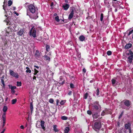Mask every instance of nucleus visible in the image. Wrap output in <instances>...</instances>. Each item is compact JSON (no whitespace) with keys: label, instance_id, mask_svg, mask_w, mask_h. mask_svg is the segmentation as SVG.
<instances>
[{"label":"nucleus","instance_id":"nucleus-53","mask_svg":"<svg viewBox=\"0 0 133 133\" xmlns=\"http://www.w3.org/2000/svg\"><path fill=\"white\" fill-rule=\"evenodd\" d=\"M33 79H34V80L35 79V80L36 81V77L35 76H34V77H33Z\"/></svg>","mask_w":133,"mask_h":133},{"label":"nucleus","instance_id":"nucleus-9","mask_svg":"<svg viewBox=\"0 0 133 133\" xmlns=\"http://www.w3.org/2000/svg\"><path fill=\"white\" fill-rule=\"evenodd\" d=\"M44 122L43 121H41V125L43 129L44 130L45 127L44 126Z\"/></svg>","mask_w":133,"mask_h":133},{"label":"nucleus","instance_id":"nucleus-15","mask_svg":"<svg viewBox=\"0 0 133 133\" xmlns=\"http://www.w3.org/2000/svg\"><path fill=\"white\" fill-rule=\"evenodd\" d=\"M132 46V44H131L129 43L127 44L125 46V48L126 49H128L130 48Z\"/></svg>","mask_w":133,"mask_h":133},{"label":"nucleus","instance_id":"nucleus-48","mask_svg":"<svg viewBox=\"0 0 133 133\" xmlns=\"http://www.w3.org/2000/svg\"><path fill=\"white\" fill-rule=\"evenodd\" d=\"M20 128L22 129H24V127L23 125L21 126L20 127Z\"/></svg>","mask_w":133,"mask_h":133},{"label":"nucleus","instance_id":"nucleus-31","mask_svg":"<svg viewBox=\"0 0 133 133\" xmlns=\"http://www.w3.org/2000/svg\"><path fill=\"white\" fill-rule=\"evenodd\" d=\"M30 109H31V111H32L33 109V106L32 103L31 102L30 103Z\"/></svg>","mask_w":133,"mask_h":133},{"label":"nucleus","instance_id":"nucleus-14","mask_svg":"<svg viewBox=\"0 0 133 133\" xmlns=\"http://www.w3.org/2000/svg\"><path fill=\"white\" fill-rule=\"evenodd\" d=\"M85 38L84 36L81 35L79 36V39L81 41H83L85 40Z\"/></svg>","mask_w":133,"mask_h":133},{"label":"nucleus","instance_id":"nucleus-52","mask_svg":"<svg viewBox=\"0 0 133 133\" xmlns=\"http://www.w3.org/2000/svg\"><path fill=\"white\" fill-rule=\"evenodd\" d=\"M123 114V112H122L121 114L119 116V118H120L122 116V114Z\"/></svg>","mask_w":133,"mask_h":133},{"label":"nucleus","instance_id":"nucleus-17","mask_svg":"<svg viewBox=\"0 0 133 133\" xmlns=\"http://www.w3.org/2000/svg\"><path fill=\"white\" fill-rule=\"evenodd\" d=\"M69 127H66L64 129L65 133H68L69 131Z\"/></svg>","mask_w":133,"mask_h":133},{"label":"nucleus","instance_id":"nucleus-49","mask_svg":"<svg viewBox=\"0 0 133 133\" xmlns=\"http://www.w3.org/2000/svg\"><path fill=\"white\" fill-rule=\"evenodd\" d=\"M104 3L105 4H106L108 3V1L107 0H104Z\"/></svg>","mask_w":133,"mask_h":133},{"label":"nucleus","instance_id":"nucleus-19","mask_svg":"<svg viewBox=\"0 0 133 133\" xmlns=\"http://www.w3.org/2000/svg\"><path fill=\"white\" fill-rule=\"evenodd\" d=\"M3 9L5 10V12L8 15L9 14L10 15H11L12 14V13L11 12H10L9 11L7 12V11L5 10V7L4 6V5H3Z\"/></svg>","mask_w":133,"mask_h":133},{"label":"nucleus","instance_id":"nucleus-26","mask_svg":"<svg viewBox=\"0 0 133 133\" xmlns=\"http://www.w3.org/2000/svg\"><path fill=\"white\" fill-rule=\"evenodd\" d=\"M17 86H20L21 85V82H17Z\"/></svg>","mask_w":133,"mask_h":133},{"label":"nucleus","instance_id":"nucleus-21","mask_svg":"<svg viewBox=\"0 0 133 133\" xmlns=\"http://www.w3.org/2000/svg\"><path fill=\"white\" fill-rule=\"evenodd\" d=\"M55 19L56 21L57 22H59L60 21V20L59 19V17L58 16H57L55 17Z\"/></svg>","mask_w":133,"mask_h":133},{"label":"nucleus","instance_id":"nucleus-38","mask_svg":"<svg viewBox=\"0 0 133 133\" xmlns=\"http://www.w3.org/2000/svg\"><path fill=\"white\" fill-rule=\"evenodd\" d=\"M96 95H98L99 94V90L98 89H97L96 91Z\"/></svg>","mask_w":133,"mask_h":133},{"label":"nucleus","instance_id":"nucleus-32","mask_svg":"<svg viewBox=\"0 0 133 133\" xmlns=\"http://www.w3.org/2000/svg\"><path fill=\"white\" fill-rule=\"evenodd\" d=\"M103 15L102 13L101 14V18H100V20L102 21L103 20Z\"/></svg>","mask_w":133,"mask_h":133},{"label":"nucleus","instance_id":"nucleus-41","mask_svg":"<svg viewBox=\"0 0 133 133\" xmlns=\"http://www.w3.org/2000/svg\"><path fill=\"white\" fill-rule=\"evenodd\" d=\"M26 72L27 73H30L31 72V71L29 69H27L26 71Z\"/></svg>","mask_w":133,"mask_h":133},{"label":"nucleus","instance_id":"nucleus-10","mask_svg":"<svg viewBox=\"0 0 133 133\" xmlns=\"http://www.w3.org/2000/svg\"><path fill=\"white\" fill-rule=\"evenodd\" d=\"M23 30L22 29L20 30L19 31L17 32V34L19 35L22 36V35L23 34Z\"/></svg>","mask_w":133,"mask_h":133},{"label":"nucleus","instance_id":"nucleus-44","mask_svg":"<svg viewBox=\"0 0 133 133\" xmlns=\"http://www.w3.org/2000/svg\"><path fill=\"white\" fill-rule=\"evenodd\" d=\"M70 87L71 88H74V85L73 84L71 83L70 84Z\"/></svg>","mask_w":133,"mask_h":133},{"label":"nucleus","instance_id":"nucleus-1","mask_svg":"<svg viewBox=\"0 0 133 133\" xmlns=\"http://www.w3.org/2000/svg\"><path fill=\"white\" fill-rule=\"evenodd\" d=\"M126 55L127 56H128V62L130 63H131L133 59V53L131 50H129L128 52L126 53Z\"/></svg>","mask_w":133,"mask_h":133},{"label":"nucleus","instance_id":"nucleus-61","mask_svg":"<svg viewBox=\"0 0 133 133\" xmlns=\"http://www.w3.org/2000/svg\"><path fill=\"white\" fill-rule=\"evenodd\" d=\"M54 3H52L51 4V6H52L53 5Z\"/></svg>","mask_w":133,"mask_h":133},{"label":"nucleus","instance_id":"nucleus-35","mask_svg":"<svg viewBox=\"0 0 133 133\" xmlns=\"http://www.w3.org/2000/svg\"><path fill=\"white\" fill-rule=\"evenodd\" d=\"M112 52L110 50L107 52V54L108 55H111Z\"/></svg>","mask_w":133,"mask_h":133},{"label":"nucleus","instance_id":"nucleus-29","mask_svg":"<svg viewBox=\"0 0 133 133\" xmlns=\"http://www.w3.org/2000/svg\"><path fill=\"white\" fill-rule=\"evenodd\" d=\"M12 2L11 1L9 0V1L8 2V6H10L12 5Z\"/></svg>","mask_w":133,"mask_h":133},{"label":"nucleus","instance_id":"nucleus-28","mask_svg":"<svg viewBox=\"0 0 133 133\" xmlns=\"http://www.w3.org/2000/svg\"><path fill=\"white\" fill-rule=\"evenodd\" d=\"M34 75H36V74L38 72V71L36 69H34Z\"/></svg>","mask_w":133,"mask_h":133},{"label":"nucleus","instance_id":"nucleus-43","mask_svg":"<svg viewBox=\"0 0 133 133\" xmlns=\"http://www.w3.org/2000/svg\"><path fill=\"white\" fill-rule=\"evenodd\" d=\"M87 113L88 114L91 115V112L90 111L88 110L87 111Z\"/></svg>","mask_w":133,"mask_h":133},{"label":"nucleus","instance_id":"nucleus-4","mask_svg":"<svg viewBox=\"0 0 133 133\" xmlns=\"http://www.w3.org/2000/svg\"><path fill=\"white\" fill-rule=\"evenodd\" d=\"M36 29L34 28L33 27L32 28L30 31V35L32 36L33 37H36Z\"/></svg>","mask_w":133,"mask_h":133},{"label":"nucleus","instance_id":"nucleus-13","mask_svg":"<svg viewBox=\"0 0 133 133\" xmlns=\"http://www.w3.org/2000/svg\"><path fill=\"white\" fill-rule=\"evenodd\" d=\"M130 126L131 124L129 123L126 124L125 125V128L126 129H129L130 128L129 127H130Z\"/></svg>","mask_w":133,"mask_h":133},{"label":"nucleus","instance_id":"nucleus-23","mask_svg":"<svg viewBox=\"0 0 133 133\" xmlns=\"http://www.w3.org/2000/svg\"><path fill=\"white\" fill-rule=\"evenodd\" d=\"M112 84L113 86H115L116 83V81L114 79H112L111 80Z\"/></svg>","mask_w":133,"mask_h":133},{"label":"nucleus","instance_id":"nucleus-24","mask_svg":"<svg viewBox=\"0 0 133 133\" xmlns=\"http://www.w3.org/2000/svg\"><path fill=\"white\" fill-rule=\"evenodd\" d=\"M61 118L63 120H66L68 119V117H67L64 116H62Z\"/></svg>","mask_w":133,"mask_h":133},{"label":"nucleus","instance_id":"nucleus-18","mask_svg":"<svg viewBox=\"0 0 133 133\" xmlns=\"http://www.w3.org/2000/svg\"><path fill=\"white\" fill-rule=\"evenodd\" d=\"M8 109V108L6 106H4L3 109V111L4 112V113H6V112L7 111Z\"/></svg>","mask_w":133,"mask_h":133},{"label":"nucleus","instance_id":"nucleus-55","mask_svg":"<svg viewBox=\"0 0 133 133\" xmlns=\"http://www.w3.org/2000/svg\"><path fill=\"white\" fill-rule=\"evenodd\" d=\"M14 14H16V15H17V16H18V15H19L18 14V13H17L15 11H14Z\"/></svg>","mask_w":133,"mask_h":133},{"label":"nucleus","instance_id":"nucleus-5","mask_svg":"<svg viewBox=\"0 0 133 133\" xmlns=\"http://www.w3.org/2000/svg\"><path fill=\"white\" fill-rule=\"evenodd\" d=\"M9 72L10 75L12 76L15 77L16 78H18L19 76L17 73L14 72L11 70H9Z\"/></svg>","mask_w":133,"mask_h":133},{"label":"nucleus","instance_id":"nucleus-45","mask_svg":"<svg viewBox=\"0 0 133 133\" xmlns=\"http://www.w3.org/2000/svg\"><path fill=\"white\" fill-rule=\"evenodd\" d=\"M94 108L95 109H96V110L98 109V106H97V105H95V106H94Z\"/></svg>","mask_w":133,"mask_h":133},{"label":"nucleus","instance_id":"nucleus-62","mask_svg":"<svg viewBox=\"0 0 133 133\" xmlns=\"http://www.w3.org/2000/svg\"><path fill=\"white\" fill-rule=\"evenodd\" d=\"M26 69H27V70L29 69V68L28 67H26Z\"/></svg>","mask_w":133,"mask_h":133},{"label":"nucleus","instance_id":"nucleus-54","mask_svg":"<svg viewBox=\"0 0 133 133\" xmlns=\"http://www.w3.org/2000/svg\"><path fill=\"white\" fill-rule=\"evenodd\" d=\"M72 92L71 91H70L68 93V95H70L71 94Z\"/></svg>","mask_w":133,"mask_h":133},{"label":"nucleus","instance_id":"nucleus-27","mask_svg":"<svg viewBox=\"0 0 133 133\" xmlns=\"http://www.w3.org/2000/svg\"><path fill=\"white\" fill-rule=\"evenodd\" d=\"M2 120L3 121V127H4L5 125L6 119H2Z\"/></svg>","mask_w":133,"mask_h":133},{"label":"nucleus","instance_id":"nucleus-34","mask_svg":"<svg viewBox=\"0 0 133 133\" xmlns=\"http://www.w3.org/2000/svg\"><path fill=\"white\" fill-rule=\"evenodd\" d=\"M1 81L3 85V86L4 87L5 86V84H4V82L3 79H1Z\"/></svg>","mask_w":133,"mask_h":133},{"label":"nucleus","instance_id":"nucleus-42","mask_svg":"<svg viewBox=\"0 0 133 133\" xmlns=\"http://www.w3.org/2000/svg\"><path fill=\"white\" fill-rule=\"evenodd\" d=\"M38 17V16L37 15V14H36V16L35 17H33L32 18L33 19H36Z\"/></svg>","mask_w":133,"mask_h":133},{"label":"nucleus","instance_id":"nucleus-63","mask_svg":"<svg viewBox=\"0 0 133 133\" xmlns=\"http://www.w3.org/2000/svg\"><path fill=\"white\" fill-rule=\"evenodd\" d=\"M14 10H15L16 9V8L15 7H13Z\"/></svg>","mask_w":133,"mask_h":133},{"label":"nucleus","instance_id":"nucleus-46","mask_svg":"<svg viewBox=\"0 0 133 133\" xmlns=\"http://www.w3.org/2000/svg\"><path fill=\"white\" fill-rule=\"evenodd\" d=\"M133 30H132V31H131L130 32H129L128 34V36L130 35L131 34H132V33L133 32Z\"/></svg>","mask_w":133,"mask_h":133},{"label":"nucleus","instance_id":"nucleus-12","mask_svg":"<svg viewBox=\"0 0 133 133\" xmlns=\"http://www.w3.org/2000/svg\"><path fill=\"white\" fill-rule=\"evenodd\" d=\"M69 5L68 4H66L63 6V7L65 10H67L69 7Z\"/></svg>","mask_w":133,"mask_h":133},{"label":"nucleus","instance_id":"nucleus-57","mask_svg":"<svg viewBox=\"0 0 133 133\" xmlns=\"http://www.w3.org/2000/svg\"><path fill=\"white\" fill-rule=\"evenodd\" d=\"M34 67L38 69L39 68V67L38 66H37L35 65L34 66Z\"/></svg>","mask_w":133,"mask_h":133},{"label":"nucleus","instance_id":"nucleus-56","mask_svg":"<svg viewBox=\"0 0 133 133\" xmlns=\"http://www.w3.org/2000/svg\"><path fill=\"white\" fill-rule=\"evenodd\" d=\"M59 102V101L58 100H57L56 101V105H58V103Z\"/></svg>","mask_w":133,"mask_h":133},{"label":"nucleus","instance_id":"nucleus-2","mask_svg":"<svg viewBox=\"0 0 133 133\" xmlns=\"http://www.w3.org/2000/svg\"><path fill=\"white\" fill-rule=\"evenodd\" d=\"M101 127V124L100 122H96L94 124L93 128L95 130L99 129Z\"/></svg>","mask_w":133,"mask_h":133},{"label":"nucleus","instance_id":"nucleus-40","mask_svg":"<svg viewBox=\"0 0 133 133\" xmlns=\"http://www.w3.org/2000/svg\"><path fill=\"white\" fill-rule=\"evenodd\" d=\"M16 88V86H12L11 87V90H14Z\"/></svg>","mask_w":133,"mask_h":133},{"label":"nucleus","instance_id":"nucleus-8","mask_svg":"<svg viewBox=\"0 0 133 133\" xmlns=\"http://www.w3.org/2000/svg\"><path fill=\"white\" fill-rule=\"evenodd\" d=\"M74 14V11L72 10L69 15L68 19H71L73 16Z\"/></svg>","mask_w":133,"mask_h":133},{"label":"nucleus","instance_id":"nucleus-25","mask_svg":"<svg viewBox=\"0 0 133 133\" xmlns=\"http://www.w3.org/2000/svg\"><path fill=\"white\" fill-rule=\"evenodd\" d=\"M17 99L15 98L14 99H13L12 101V104H14L16 102Z\"/></svg>","mask_w":133,"mask_h":133},{"label":"nucleus","instance_id":"nucleus-22","mask_svg":"<svg viewBox=\"0 0 133 133\" xmlns=\"http://www.w3.org/2000/svg\"><path fill=\"white\" fill-rule=\"evenodd\" d=\"M12 26L14 28V29H15L17 27V24L16 23H13L12 25Z\"/></svg>","mask_w":133,"mask_h":133},{"label":"nucleus","instance_id":"nucleus-30","mask_svg":"<svg viewBox=\"0 0 133 133\" xmlns=\"http://www.w3.org/2000/svg\"><path fill=\"white\" fill-rule=\"evenodd\" d=\"M88 93H86L84 96V98L85 99H86L88 96Z\"/></svg>","mask_w":133,"mask_h":133},{"label":"nucleus","instance_id":"nucleus-47","mask_svg":"<svg viewBox=\"0 0 133 133\" xmlns=\"http://www.w3.org/2000/svg\"><path fill=\"white\" fill-rule=\"evenodd\" d=\"M49 45H46V50H48L49 49Z\"/></svg>","mask_w":133,"mask_h":133},{"label":"nucleus","instance_id":"nucleus-51","mask_svg":"<svg viewBox=\"0 0 133 133\" xmlns=\"http://www.w3.org/2000/svg\"><path fill=\"white\" fill-rule=\"evenodd\" d=\"M11 92L12 93H14L15 92V91L14 90H11Z\"/></svg>","mask_w":133,"mask_h":133},{"label":"nucleus","instance_id":"nucleus-64","mask_svg":"<svg viewBox=\"0 0 133 133\" xmlns=\"http://www.w3.org/2000/svg\"><path fill=\"white\" fill-rule=\"evenodd\" d=\"M57 15V14L56 13H55L54 14V16H56Z\"/></svg>","mask_w":133,"mask_h":133},{"label":"nucleus","instance_id":"nucleus-7","mask_svg":"<svg viewBox=\"0 0 133 133\" xmlns=\"http://www.w3.org/2000/svg\"><path fill=\"white\" fill-rule=\"evenodd\" d=\"M108 110L107 109L105 110L104 111H103L101 113V115L102 116H104L105 114H111L110 112H108Z\"/></svg>","mask_w":133,"mask_h":133},{"label":"nucleus","instance_id":"nucleus-6","mask_svg":"<svg viewBox=\"0 0 133 133\" xmlns=\"http://www.w3.org/2000/svg\"><path fill=\"white\" fill-rule=\"evenodd\" d=\"M124 104L127 107H129L130 104V102L128 100H125L123 101Z\"/></svg>","mask_w":133,"mask_h":133},{"label":"nucleus","instance_id":"nucleus-37","mask_svg":"<svg viewBox=\"0 0 133 133\" xmlns=\"http://www.w3.org/2000/svg\"><path fill=\"white\" fill-rule=\"evenodd\" d=\"M65 101H62L60 102V104L62 105H63V104L65 103Z\"/></svg>","mask_w":133,"mask_h":133},{"label":"nucleus","instance_id":"nucleus-20","mask_svg":"<svg viewBox=\"0 0 133 133\" xmlns=\"http://www.w3.org/2000/svg\"><path fill=\"white\" fill-rule=\"evenodd\" d=\"M56 127V125H54L53 126V130L55 132H57L58 131V130L57 128Z\"/></svg>","mask_w":133,"mask_h":133},{"label":"nucleus","instance_id":"nucleus-59","mask_svg":"<svg viewBox=\"0 0 133 133\" xmlns=\"http://www.w3.org/2000/svg\"><path fill=\"white\" fill-rule=\"evenodd\" d=\"M5 131V129H4L1 132V133H4Z\"/></svg>","mask_w":133,"mask_h":133},{"label":"nucleus","instance_id":"nucleus-16","mask_svg":"<svg viewBox=\"0 0 133 133\" xmlns=\"http://www.w3.org/2000/svg\"><path fill=\"white\" fill-rule=\"evenodd\" d=\"M41 53L39 52L38 50H36L35 55L36 57H39Z\"/></svg>","mask_w":133,"mask_h":133},{"label":"nucleus","instance_id":"nucleus-33","mask_svg":"<svg viewBox=\"0 0 133 133\" xmlns=\"http://www.w3.org/2000/svg\"><path fill=\"white\" fill-rule=\"evenodd\" d=\"M5 114H6V113H4L2 115V119H6L5 117Z\"/></svg>","mask_w":133,"mask_h":133},{"label":"nucleus","instance_id":"nucleus-3","mask_svg":"<svg viewBox=\"0 0 133 133\" xmlns=\"http://www.w3.org/2000/svg\"><path fill=\"white\" fill-rule=\"evenodd\" d=\"M29 9L30 11L32 13H35L36 11L35 7L32 4H31L29 6Z\"/></svg>","mask_w":133,"mask_h":133},{"label":"nucleus","instance_id":"nucleus-50","mask_svg":"<svg viewBox=\"0 0 133 133\" xmlns=\"http://www.w3.org/2000/svg\"><path fill=\"white\" fill-rule=\"evenodd\" d=\"M83 71L84 73H85L86 72V70L85 68H84L83 69Z\"/></svg>","mask_w":133,"mask_h":133},{"label":"nucleus","instance_id":"nucleus-36","mask_svg":"<svg viewBox=\"0 0 133 133\" xmlns=\"http://www.w3.org/2000/svg\"><path fill=\"white\" fill-rule=\"evenodd\" d=\"M54 101L53 99L51 98L49 99V102L51 103H53Z\"/></svg>","mask_w":133,"mask_h":133},{"label":"nucleus","instance_id":"nucleus-60","mask_svg":"<svg viewBox=\"0 0 133 133\" xmlns=\"http://www.w3.org/2000/svg\"><path fill=\"white\" fill-rule=\"evenodd\" d=\"M5 42H4V45H5L6 44V42L5 41Z\"/></svg>","mask_w":133,"mask_h":133},{"label":"nucleus","instance_id":"nucleus-58","mask_svg":"<svg viewBox=\"0 0 133 133\" xmlns=\"http://www.w3.org/2000/svg\"><path fill=\"white\" fill-rule=\"evenodd\" d=\"M129 131L130 133H131V129L130 128V129H129Z\"/></svg>","mask_w":133,"mask_h":133},{"label":"nucleus","instance_id":"nucleus-39","mask_svg":"<svg viewBox=\"0 0 133 133\" xmlns=\"http://www.w3.org/2000/svg\"><path fill=\"white\" fill-rule=\"evenodd\" d=\"M77 56L79 58H80L81 57V53L79 52H78L77 51Z\"/></svg>","mask_w":133,"mask_h":133},{"label":"nucleus","instance_id":"nucleus-11","mask_svg":"<svg viewBox=\"0 0 133 133\" xmlns=\"http://www.w3.org/2000/svg\"><path fill=\"white\" fill-rule=\"evenodd\" d=\"M44 56L45 60L48 62H49L50 60V57L46 55H45Z\"/></svg>","mask_w":133,"mask_h":133}]
</instances>
